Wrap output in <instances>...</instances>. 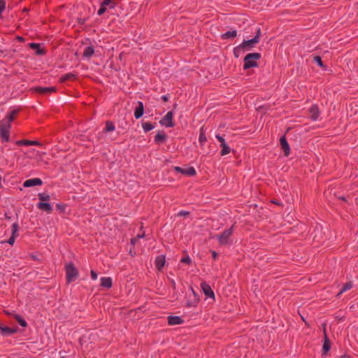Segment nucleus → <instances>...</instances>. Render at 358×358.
I'll use <instances>...</instances> for the list:
<instances>
[{
	"mask_svg": "<svg viewBox=\"0 0 358 358\" xmlns=\"http://www.w3.org/2000/svg\"><path fill=\"white\" fill-rule=\"evenodd\" d=\"M11 237L15 238L18 236V225L17 223H14L11 227Z\"/></svg>",
	"mask_w": 358,
	"mask_h": 358,
	"instance_id": "obj_26",
	"label": "nucleus"
},
{
	"mask_svg": "<svg viewBox=\"0 0 358 358\" xmlns=\"http://www.w3.org/2000/svg\"><path fill=\"white\" fill-rule=\"evenodd\" d=\"M36 91L39 93H51L55 91L54 87H38Z\"/></svg>",
	"mask_w": 358,
	"mask_h": 358,
	"instance_id": "obj_23",
	"label": "nucleus"
},
{
	"mask_svg": "<svg viewBox=\"0 0 358 358\" xmlns=\"http://www.w3.org/2000/svg\"><path fill=\"white\" fill-rule=\"evenodd\" d=\"M143 128L145 131H149L154 129V126L150 122H145L143 124Z\"/></svg>",
	"mask_w": 358,
	"mask_h": 358,
	"instance_id": "obj_35",
	"label": "nucleus"
},
{
	"mask_svg": "<svg viewBox=\"0 0 358 358\" xmlns=\"http://www.w3.org/2000/svg\"><path fill=\"white\" fill-rule=\"evenodd\" d=\"M38 199L41 202H45L47 201H49L50 199V196L49 194L46 193H40L38 194Z\"/></svg>",
	"mask_w": 358,
	"mask_h": 358,
	"instance_id": "obj_28",
	"label": "nucleus"
},
{
	"mask_svg": "<svg viewBox=\"0 0 358 358\" xmlns=\"http://www.w3.org/2000/svg\"><path fill=\"white\" fill-rule=\"evenodd\" d=\"M76 78V75L73 73H67L60 78V81L64 83L68 80H73Z\"/></svg>",
	"mask_w": 358,
	"mask_h": 358,
	"instance_id": "obj_25",
	"label": "nucleus"
},
{
	"mask_svg": "<svg viewBox=\"0 0 358 358\" xmlns=\"http://www.w3.org/2000/svg\"><path fill=\"white\" fill-rule=\"evenodd\" d=\"M187 215H189V212L187 211H180L178 214V216H186Z\"/></svg>",
	"mask_w": 358,
	"mask_h": 358,
	"instance_id": "obj_40",
	"label": "nucleus"
},
{
	"mask_svg": "<svg viewBox=\"0 0 358 358\" xmlns=\"http://www.w3.org/2000/svg\"><path fill=\"white\" fill-rule=\"evenodd\" d=\"M11 125L9 122H6V120H2L0 122V136L3 141L8 142L9 141V131Z\"/></svg>",
	"mask_w": 358,
	"mask_h": 358,
	"instance_id": "obj_3",
	"label": "nucleus"
},
{
	"mask_svg": "<svg viewBox=\"0 0 358 358\" xmlns=\"http://www.w3.org/2000/svg\"><path fill=\"white\" fill-rule=\"evenodd\" d=\"M329 349H330V341L328 339L327 336H325L324 342L323 347H322L324 353H327L329 350Z\"/></svg>",
	"mask_w": 358,
	"mask_h": 358,
	"instance_id": "obj_24",
	"label": "nucleus"
},
{
	"mask_svg": "<svg viewBox=\"0 0 358 358\" xmlns=\"http://www.w3.org/2000/svg\"><path fill=\"white\" fill-rule=\"evenodd\" d=\"M115 2L113 0H103L101 4L100 8L97 11L99 15H103L107 9H111L115 8Z\"/></svg>",
	"mask_w": 358,
	"mask_h": 358,
	"instance_id": "obj_6",
	"label": "nucleus"
},
{
	"mask_svg": "<svg viewBox=\"0 0 358 358\" xmlns=\"http://www.w3.org/2000/svg\"><path fill=\"white\" fill-rule=\"evenodd\" d=\"M240 52H236V54H235V53H234L235 56H236V57H238V54H239Z\"/></svg>",
	"mask_w": 358,
	"mask_h": 358,
	"instance_id": "obj_46",
	"label": "nucleus"
},
{
	"mask_svg": "<svg viewBox=\"0 0 358 358\" xmlns=\"http://www.w3.org/2000/svg\"><path fill=\"white\" fill-rule=\"evenodd\" d=\"M166 260L164 255H159L155 259V265L158 270H162L165 264Z\"/></svg>",
	"mask_w": 358,
	"mask_h": 358,
	"instance_id": "obj_13",
	"label": "nucleus"
},
{
	"mask_svg": "<svg viewBox=\"0 0 358 358\" xmlns=\"http://www.w3.org/2000/svg\"><path fill=\"white\" fill-rule=\"evenodd\" d=\"M17 113V110H13L12 113L6 116V118L5 119L6 122H10L15 119V115Z\"/></svg>",
	"mask_w": 358,
	"mask_h": 358,
	"instance_id": "obj_27",
	"label": "nucleus"
},
{
	"mask_svg": "<svg viewBox=\"0 0 358 358\" xmlns=\"http://www.w3.org/2000/svg\"><path fill=\"white\" fill-rule=\"evenodd\" d=\"M162 99L164 101H165V102H166V101H168L169 97H168L167 96H166V95H164V96H162Z\"/></svg>",
	"mask_w": 358,
	"mask_h": 358,
	"instance_id": "obj_43",
	"label": "nucleus"
},
{
	"mask_svg": "<svg viewBox=\"0 0 358 358\" xmlns=\"http://www.w3.org/2000/svg\"><path fill=\"white\" fill-rule=\"evenodd\" d=\"M313 62L317 64L320 66H323V62L322 61V59L320 56H315L313 58Z\"/></svg>",
	"mask_w": 358,
	"mask_h": 358,
	"instance_id": "obj_36",
	"label": "nucleus"
},
{
	"mask_svg": "<svg viewBox=\"0 0 358 358\" xmlns=\"http://www.w3.org/2000/svg\"><path fill=\"white\" fill-rule=\"evenodd\" d=\"M280 143L282 150L286 156L289 155V146L285 138V136H282L280 139Z\"/></svg>",
	"mask_w": 358,
	"mask_h": 358,
	"instance_id": "obj_12",
	"label": "nucleus"
},
{
	"mask_svg": "<svg viewBox=\"0 0 358 358\" xmlns=\"http://www.w3.org/2000/svg\"><path fill=\"white\" fill-rule=\"evenodd\" d=\"M173 113L169 111L166 113V115L160 120V124L164 125L168 127H171L173 126Z\"/></svg>",
	"mask_w": 358,
	"mask_h": 358,
	"instance_id": "obj_7",
	"label": "nucleus"
},
{
	"mask_svg": "<svg viewBox=\"0 0 358 358\" xmlns=\"http://www.w3.org/2000/svg\"><path fill=\"white\" fill-rule=\"evenodd\" d=\"M37 207L43 211H46L48 213H50L52 210V206L45 202H40L38 203Z\"/></svg>",
	"mask_w": 358,
	"mask_h": 358,
	"instance_id": "obj_17",
	"label": "nucleus"
},
{
	"mask_svg": "<svg viewBox=\"0 0 358 358\" xmlns=\"http://www.w3.org/2000/svg\"><path fill=\"white\" fill-rule=\"evenodd\" d=\"M17 145H39L40 143L35 141H29V140H20L16 142Z\"/></svg>",
	"mask_w": 358,
	"mask_h": 358,
	"instance_id": "obj_18",
	"label": "nucleus"
},
{
	"mask_svg": "<svg viewBox=\"0 0 358 358\" xmlns=\"http://www.w3.org/2000/svg\"><path fill=\"white\" fill-rule=\"evenodd\" d=\"M259 53L248 54L244 58V69H248L257 66V61L260 58Z\"/></svg>",
	"mask_w": 358,
	"mask_h": 358,
	"instance_id": "obj_2",
	"label": "nucleus"
},
{
	"mask_svg": "<svg viewBox=\"0 0 358 358\" xmlns=\"http://www.w3.org/2000/svg\"><path fill=\"white\" fill-rule=\"evenodd\" d=\"M212 255H213V259H216L217 258V254L215 251H213L212 252Z\"/></svg>",
	"mask_w": 358,
	"mask_h": 358,
	"instance_id": "obj_44",
	"label": "nucleus"
},
{
	"mask_svg": "<svg viewBox=\"0 0 358 358\" xmlns=\"http://www.w3.org/2000/svg\"><path fill=\"white\" fill-rule=\"evenodd\" d=\"M15 238L14 237H11L8 239V243L10 244V245H13L14 243H15Z\"/></svg>",
	"mask_w": 358,
	"mask_h": 358,
	"instance_id": "obj_42",
	"label": "nucleus"
},
{
	"mask_svg": "<svg viewBox=\"0 0 358 358\" xmlns=\"http://www.w3.org/2000/svg\"><path fill=\"white\" fill-rule=\"evenodd\" d=\"M353 287V284L352 282H348L345 285H343L341 291L338 292L337 296H340L342 293L350 290Z\"/></svg>",
	"mask_w": 358,
	"mask_h": 358,
	"instance_id": "obj_22",
	"label": "nucleus"
},
{
	"mask_svg": "<svg viewBox=\"0 0 358 358\" xmlns=\"http://www.w3.org/2000/svg\"><path fill=\"white\" fill-rule=\"evenodd\" d=\"M237 36L236 30L229 31L222 35V38L224 39L234 38Z\"/></svg>",
	"mask_w": 358,
	"mask_h": 358,
	"instance_id": "obj_20",
	"label": "nucleus"
},
{
	"mask_svg": "<svg viewBox=\"0 0 358 358\" xmlns=\"http://www.w3.org/2000/svg\"><path fill=\"white\" fill-rule=\"evenodd\" d=\"M220 146L222 148V150H221V155H227V154H229L230 152V148L227 145V143L223 144V145H220Z\"/></svg>",
	"mask_w": 358,
	"mask_h": 358,
	"instance_id": "obj_29",
	"label": "nucleus"
},
{
	"mask_svg": "<svg viewBox=\"0 0 358 358\" xmlns=\"http://www.w3.org/2000/svg\"><path fill=\"white\" fill-rule=\"evenodd\" d=\"M199 141L201 144H203L207 141L203 127L201 128V130H200V135H199Z\"/></svg>",
	"mask_w": 358,
	"mask_h": 358,
	"instance_id": "obj_32",
	"label": "nucleus"
},
{
	"mask_svg": "<svg viewBox=\"0 0 358 358\" xmlns=\"http://www.w3.org/2000/svg\"><path fill=\"white\" fill-rule=\"evenodd\" d=\"M66 280L67 282H71L74 281L78 276V271L73 264H69L66 266Z\"/></svg>",
	"mask_w": 358,
	"mask_h": 358,
	"instance_id": "obj_4",
	"label": "nucleus"
},
{
	"mask_svg": "<svg viewBox=\"0 0 358 358\" xmlns=\"http://www.w3.org/2000/svg\"><path fill=\"white\" fill-rule=\"evenodd\" d=\"M175 170L178 172H180L181 173L188 176H192L196 174V171L194 168L193 167H188L185 169L180 168L179 166H176Z\"/></svg>",
	"mask_w": 358,
	"mask_h": 358,
	"instance_id": "obj_8",
	"label": "nucleus"
},
{
	"mask_svg": "<svg viewBox=\"0 0 358 358\" xmlns=\"http://www.w3.org/2000/svg\"><path fill=\"white\" fill-rule=\"evenodd\" d=\"M168 322L170 325L179 324L182 322V320L179 316H169Z\"/></svg>",
	"mask_w": 358,
	"mask_h": 358,
	"instance_id": "obj_16",
	"label": "nucleus"
},
{
	"mask_svg": "<svg viewBox=\"0 0 358 358\" xmlns=\"http://www.w3.org/2000/svg\"><path fill=\"white\" fill-rule=\"evenodd\" d=\"M201 289H202L203 293L205 294V295L206 296L210 297V298L215 297L214 292L212 290L211 287L208 285H207L205 282H203V283H201Z\"/></svg>",
	"mask_w": 358,
	"mask_h": 358,
	"instance_id": "obj_10",
	"label": "nucleus"
},
{
	"mask_svg": "<svg viewBox=\"0 0 358 358\" xmlns=\"http://www.w3.org/2000/svg\"><path fill=\"white\" fill-rule=\"evenodd\" d=\"M261 35V29L258 28L257 30L256 36L250 40L244 41L241 45L234 48V53L237 52L249 51L259 41V37Z\"/></svg>",
	"mask_w": 358,
	"mask_h": 358,
	"instance_id": "obj_1",
	"label": "nucleus"
},
{
	"mask_svg": "<svg viewBox=\"0 0 358 358\" xmlns=\"http://www.w3.org/2000/svg\"><path fill=\"white\" fill-rule=\"evenodd\" d=\"M30 47L34 49V50H36V53L38 55H42L43 54V50L40 48V46L38 44H36V43H30Z\"/></svg>",
	"mask_w": 358,
	"mask_h": 358,
	"instance_id": "obj_34",
	"label": "nucleus"
},
{
	"mask_svg": "<svg viewBox=\"0 0 358 358\" xmlns=\"http://www.w3.org/2000/svg\"><path fill=\"white\" fill-rule=\"evenodd\" d=\"M61 358H65V357H61Z\"/></svg>",
	"mask_w": 358,
	"mask_h": 358,
	"instance_id": "obj_47",
	"label": "nucleus"
},
{
	"mask_svg": "<svg viewBox=\"0 0 358 358\" xmlns=\"http://www.w3.org/2000/svg\"><path fill=\"white\" fill-rule=\"evenodd\" d=\"M166 138V135L163 133H158L156 136H155V141L157 143H161L162 142L164 139Z\"/></svg>",
	"mask_w": 358,
	"mask_h": 358,
	"instance_id": "obj_31",
	"label": "nucleus"
},
{
	"mask_svg": "<svg viewBox=\"0 0 358 358\" xmlns=\"http://www.w3.org/2000/svg\"><path fill=\"white\" fill-rule=\"evenodd\" d=\"M137 106L135 109V111H134V117L136 118V119H139L141 118L143 115V113H144V106H143V103L141 102V101H138L137 103Z\"/></svg>",
	"mask_w": 358,
	"mask_h": 358,
	"instance_id": "obj_11",
	"label": "nucleus"
},
{
	"mask_svg": "<svg viewBox=\"0 0 358 358\" xmlns=\"http://www.w3.org/2000/svg\"><path fill=\"white\" fill-rule=\"evenodd\" d=\"M216 138L219 141V142L220 143V145H223V144L226 143L224 138L222 136H221L220 135L217 134Z\"/></svg>",
	"mask_w": 358,
	"mask_h": 358,
	"instance_id": "obj_38",
	"label": "nucleus"
},
{
	"mask_svg": "<svg viewBox=\"0 0 358 358\" xmlns=\"http://www.w3.org/2000/svg\"><path fill=\"white\" fill-rule=\"evenodd\" d=\"M232 234V228L225 229L222 234L217 236L219 243L221 245H226L230 243V236Z\"/></svg>",
	"mask_w": 358,
	"mask_h": 358,
	"instance_id": "obj_5",
	"label": "nucleus"
},
{
	"mask_svg": "<svg viewBox=\"0 0 358 358\" xmlns=\"http://www.w3.org/2000/svg\"><path fill=\"white\" fill-rule=\"evenodd\" d=\"M310 114L313 120H317L320 115L318 107L317 106H312L310 109Z\"/></svg>",
	"mask_w": 358,
	"mask_h": 358,
	"instance_id": "obj_15",
	"label": "nucleus"
},
{
	"mask_svg": "<svg viewBox=\"0 0 358 358\" xmlns=\"http://www.w3.org/2000/svg\"><path fill=\"white\" fill-rule=\"evenodd\" d=\"M191 261H192L191 259L188 256H187L185 257H183L181 259V262H183V263H185V264H189L191 262Z\"/></svg>",
	"mask_w": 358,
	"mask_h": 358,
	"instance_id": "obj_39",
	"label": "nucleus"
},
{
	"mask_svg": "<svg viewBox=\"0 0 358 358\" xmlns=\"http://www.w3.org/2000/svg\"><path fill=\"white\" fill-rule=\"evenodd\" d=\"M171 285L173 288L176 287V282L173 280H171Z\"/></svg>",
	"mask_w": 358,
	"mask_h": 358,
	"instance_id": "obj_45",
	"label": "nucleus"
},
{
	"mask_svg": "<svg viewBox=\"0 0 358 358\" xmlns=\"http://www.w3.org/2000/svg\"><path fill=\"white\" fill-rule=\"evenodd\" d=\"M41 184L42 180L40 178H35L25 180L23 185L26 187H29L36 185H41Z\"/></svg>",
	"mask_w": 358,
	"mask_h": 358,
	"instance_id": "obj_9",
	"label": "nucleus"
},
{
	"mask_svg": "<svg viewBox=\"0 0 358 358\" xmlns=\"http://www.w3.org/2000/svg\"><path fill=\"white\" fill-rule=\"evenodd\" d=\"M15 319L18 322V323L23 327H27V322L26 321L22 319L20 315H14Z\"/></svg>",
	"mask_w": 358,
	"mask_h": 358,
	"instance_id": "obj_30",
	"label": "nucleus"
},
{
	"mask_svg": "<svg viewBox=\"0 0 358 358\" xmlns=\"http://www.w3.org/2000/svg\"><path fill=\"white\" fill-rule=\"evenodd\" d=\"M101 286H103L104 287H107V288L110 287L112 285L111 278H106V277L101 278Z\"/></svg>",
	"mask_w": 358,
	"mask_h": 358,
	"instance_id": "obj_19",
	"label": "nucleus"
},
{
	"mask_svg": "<svg viewBox=\"0 0 358 358\" xmlns=\"http://www.w3.org/2000/svg\"><path fill=\"white\" fill-rule=\"evenodd\" d=\"M115 130V125L111 122H106L105 131L107 132L113 131Z\"/></svg>",
	"mask_w": 358,
	"mask_h": 358,
	"instance_id": "obj_33",
	"label": "nucleus"
},
{
	"mask_svg": "<svg viewBox=\"0 0 358 358\" xmlns=\"http://www.w3.org/2000/svg\"><path fill=\"white\" fill-rule=\"evenodd\" d=\"M0 331L1 334L3 336H9L14 334L16 331V330L14 329L7 327L0 324Z\"/></svg>",
	"mask_w": 358,
	"mask_h": 358,
	"instance_id": "obj_14",
	"label": "nucleus"
},
{
	"mask_svg": "<svg viewBox=\"0 0 358 358\" xmlns=\"http://www.w3.org/2000/svg\"><path fill=\"white\" fill-rule=\"evenodd\" d=\"M94 52V50L92 46H88L85 48L83 52V56L85 57L89 58L90 57Z\"/></svg>",
	"mask_w": 358,
	"mask_h": 358,
	"instance_id": "obj_21",
	"label": "nucleus"
},
{
	"mask_svg": "<svg viewBox=\"0 0 358 358\" xmlns=\"http://www.w3.org/2000/svg\"><path fill=\"white\" fill-rule=\"evenodd\" d=\"M91 275L94 280L97 279V274L94 271H91Z\"/></svg>",
	"mask_w": 358,
	"mask_h": 358,
	"instance_id": "obj_41",
	"label": "nucleus"
},
{
	"mask_svg": "<svg viewBox=\"0 0 358 358\" xmlns=\"http://www.w3.org/2000/svg\"><path fill=\"white\" fill-rule=\"evenodd\" d=\"M144 236H145L144 234L137 235L136 237L131 239V244H133V245L136 244V242L138 241V240L141 238H143Z\"/></svg>",
	"mask_w": 358,
	"mask_h": 358,
	"instance_id": "obj_37",
	"label": "nucleus"
}]
</instances>
